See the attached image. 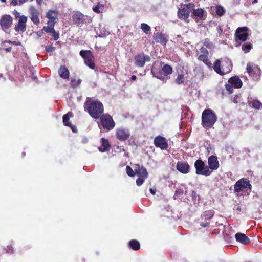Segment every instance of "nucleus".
<instances>
[{"label": "nucleus", "mask_w": 262, "mask_h": 262, "mask_svg": "<svg viewBox=\"0 0 262 262\" xmlns=\"http://www.w3.org/2000/svg\"><path fill=\"white\" fill-rule=\"evenodd\" d=\"M98 127L105 132L112 130L115 126L116 123L113 117L108 113L103 114L99 118Z\"/></svg>", "instance_id": "2"}, {"label": "nucleus", "mask_w": 262, "mask_h": 262, "mask_svg": "<svg viewBox=\"0 0 262 262\" xmlns=\"http://www.w3.org/2000/svg\"><path fill=\"white\" fill-rule=\"evenodd\" d=\"M45 0H36L37 4L39 6H41L42 4L43 3Z\"/></svg>", "instance_id": "53"}, {"label": "nucleus", "mask_w": 262, "mask_h": 262, "mask_svg": "<svg viewBox=\"0 0 262 262\" xmlns=\"http://www.w3.org/2000/svg\"><path fill=\"white\" fill-rule=\"evenodd\" d=\"M88 16L79 11L75 12L72 16L73 23L77 26L81 27L86 23Z\"/></svg>", "instance_id": "10"}, {"label": "nucleus", "mask_w": 262, "mask_h": 262, "mask_svg": "<svg viewBox=\"0 0 262 262\" xmlns=\"http://www.w3.org/2000/svg\"><path fill=\"white\" fill-rule=\"evenodd\" d=\"M79 54L84 59V63L87 66L91 69H95V58L90 50H82L80 51Z\"/></svg>", "instance_id": "7"}, {"label": "nucleus", "mask_w": 262, "mask_h": 262, "mask_svg": "<svg viewBox=\"0 0 262 262\" xmlns=\"http://www.w3.org/2000/svg\"><path fill=\"white\" fill-rule=\"evenodd\" d=\"M154 143L156 147L161 150H166L168 147V143L166 139L160 135H158L154 138Z\"/></svg>", "instance_id": "14"}, {"label": "nucleus", "mask_w": 262, "mask_h": 262, "mask_svg": "<svg viewBox=\"0 0 262 262\" xmlns=\"http://www.w3.org/2000/svg\"><path fill=\"white\" fill-rule=\"evenodd\" d=\"M13 14H14L15 17H19L20 16L19 13L17 12L16 10H14L13 12Z\"/></svg>", "instance_id": "52"}, {"label": "nucleus", "mask_w": 262, "mask_h": 262, "mask_svg": "<svg viewBox=\"0 0 262 262\" xmlns=\"http://www.w3.org/2000/svg\"><path fill=\"white\" fill-rule=\"evenodd\" d=\"M58 74L60 77L64 79H69L70 72L66 66H61L58 70Z\"/></svg>", "instance_id": "28"}, {"label": "nucleus", "mask_w": 262, "mask_h": 262, "mask_svg": "<svg viewBox=\"0 0 262 262\" xmlns=\"http://www.w3.org/2000/svg\"><path fill=\"white\" fill-rule=\"evenodd\" d=\"M225 86L226 90L228 92L229 94H231V93H233V86L232 85H231L229 83H228V84L226 83L225 85Z\"/></svg>", "instance_id": "44"}, {"label": "nucleus", "mask_w": 262, "mask_h": 262, "mask_svg": "<svg viewBox=\"0 0 262 262\" xmlns=\"http://www.w3.org/2000/svg\"><path fill=\"white\" fill-rule=\"evenodd\" d=\"M232 101L234 103L237 104L241 102V96L237 95H234L232 96Z\"/></svg>", "instance_id": "42"}, {"label": "nucleus", "mask_w": 262, "mask_h": 262, "mask_svg": "<svg viewBox=\"0 0 262 262\" xmlns=\"http://www.w3.org/2000/svg\"><path fill=\"white\" fill-rule=\"evenodd\" d=\"M134 170L135 171V174L138 177H148V172L146 169L143 166H140L139 164H135L134 166Z\"/></svg>", "instance_id": "23"}, {"label": "nucleus", "mask_w": 262, "mask_h": 262, "mask_svg": "<svg viewBox=\"0 0 262 262\" xmlns=\"http://www.w3.org/2000/svg\"><path fill=\"white\" fill-rule=\"evenodd\" d=\"M216 13L219 16H222L225 13L224 9L221 6H217L216 7Z\"/></svg>", "instance_id": "41"}, {"label": "nucleus", "mask_w": 262, "mask_h": 262, "mask_svg": "<svg viewBox=\"0 0 262 262\" xmlns=\"http://www.w3.org/2000/svg\"><path fill=\"white\" fill-rule=\"evenodd\" d=\"M208 169L212 171V172L214 170H217L220 166L217 157L213 155H212L208 158Z\"/></svg>", "instance_id": "20"}, {"label": "nucleus", "mask_w": 262, "mask_h": 262, "mask_svg": "<svg viewBox=\"0 0 262 262\" xmlns=\"http://www.w3.org/2000/svg\"><path fill=\"white\" fill-rule=\"evenodd\" d=\"M247 188L250 191L252 190V185L249 180L247 178H242L238 180L234 185V192L239 193L243 189Z\"/></svg>", "instance_id": "9"}, {"label": "nucleus", "mask_w": 262, "mask_h": 262, "mask_svg": "<svg viewBox=\"0 0 262 262\" xmlns=\"http://www.w3.org/2000/svg\"><path fill=\"white\" fill-rule=\"evenodd\" d=\"M213 68L216 73L220 75H224L231 71L232 64L228 61H224L221 64L220 60L216 59L213 63Z\"/></svg>", "instance_id": "5"}, {"label": "nucleus", "mask_w": 262, "mask_h": 262, "mask_svg": "<svg viewBox=\"0 0 262 262\" xmlns=\"http://www.w3.org/2000/svg\"><path fill=\"white\" fill-rule=\"evenodd\" d=\"M204 45L208 48H211L212 46V42L210 41L208 38L205 39Z\"/></svg>", "instance_id": "47"}, {"label": "nucleus", "mask_w": 262, "mask_h": 262, "mask_svg": "<svg viewBox=\"0 0 262 262\" xmlns=\"http://www.w3.org/2000/svg\"><path fill=\"white\" fill-rule=\"evenodd\" d=\"M200 50L202 54L198 56V59L203 62L208 68L211 69L212 67V64L208 58L209 52L208 50L204 47H201Z\"/></svg>", "instance_id": "13"}, {"label": "nucleus", "mask_w": 262, "mask_h": 262, "mask_svg": "<svg viewBox=\"0 0 262 262\" xmlns=\"http://www.w3.org/2000/svg\"><path fill=\"white\" fill-rule=\"evenodd\" d=\"M126 171L127 174L129 177H134L135 175V171L133 170V169L129 166H127L126 167Z\"/></svg>", "instance_id": "38"}, {"label": "nucleus", "mask_w": 262, "mask_h": 262, "mask_svg": "<svg viewBox=\"0 0 262 262\" xmlns=\"http://www.w3.org/2000/svg\"><path fill=\"white\" fill-rule=\"evenodd\" d=\"M151 72L154 77L161 80L163 82H166L168 79L167 76L172 73L173 69L171 66L166 64L163 66L161 70L158 71L154 68H152Z\"/></svg>", "instance_id": "4"}, {"label": "nucleus", "mask_w": 262, "mask_h": 262, "mask_svg": "<svg viewBox=\"0 0 262 262\" xmlns=\"http://www.w3.org/2000/svg\"><path fill=\"white\" fill-rule=\"evenodd\" d=\"M101 145L99 148V151L101 152H105L110 150V144L108 140L104 138H102L100 139Z\"/></svg>", "instance_id": "29"}, {"label": "nucleus", "mask_w": 262, "mask_h": 262, "mask_svg": "<svg viewBox=\"0 0 262 262\" xmlns=\"http://www.w3.org/2000/svg\"><path fill=\"white\" fill-rule=\"evenodd\" d=\"M149 191H150V193L153 195L155 194V193L156 192V188H150Z\"/></svg>", "instance_id": "54"}, {"label": "nucleus", "mask_w": 262, "mask_h": 262, "mask_svg": "<svg viewBox=\"0 0 262 262\" xmlns=\"http://www.w3.org/2000/svg\"><path fill=\"white\" fill-rule=\"evenodd\" d=\"M257 2H258L257 0H254V1H252V4H255L257 3Z\"/></svg>", "instance_id": "59"}, {"label": "nucleus", "mask_w": 262, "mask_h": 262, "mask_svg": "<svg viewBox=\"0 0 262 262\" xmlns=\"http://www.w3.org/2000/svg\"><path fill=\"white\" fill-rule=\"evenodd\" d=\"M176 168L180 172L183 174H187L190 172V166L187 162L178 161Z\"/></svg>", "instance_id": "21"}, {"label": "nucleus", "mask_w": 262, "mask_h": 262, "mask_svg": "<svg viewBox=\"0 0 262 262\" xmlns=\"http://www.w3.org/2000/svg\"><path fill=\"white\" fill-rule=\"evenodd\" d=\"M30 18L31 21L35 25H38L40 23V12L34 6H31L29 8Z\"/></svg>", "instance_id": "16"}, {"label": "nucleus", "mask_w": 262, "mask_h": 262, "mask_svg": "<svg viewBox=\"0 0 262 262\" xmlns=\"http://www.w3.org/2000/svg\"><path fill=\"white\" fill-rule=\"evenodd\" d=\"M99 8H100V6L99 5V4H97L96 6H95V7H93V10L95 12H96L97 13H99L100 12V11L99 10Z\"/></svg>", "instance_id": "48"}, {"label": "nucleus", "mask_w": 262, "mask_h": 262, "mask_svg": "<svg viewBox=\"0 0 262 262\" xmlns=\"http://www.w3.org/2000/svg\"><path fill=\"white\" fill-rule=\"evenodd\" d=\"M58 11L57 10H49L46 14V17L49 19L48 21H52L56 23L58 19Z\"/></svg>", "instance_id": "27"}, {"label": "nucleus", "mask_w": 262, "mask_h": 262, "mask_svg": "<svg viewBox=\"0 0 262 262\" xmlns=\"http://www.w3.org/2000/svg\"><path fill=\"white\" fill-rule=\"evenodd\" d=\"M236 210H237V211H239V212H240L241 211V210H242V208H241V207H237L236 208Z\"/></svg>", "instance_id": "58"}, {"label": "nucleus", "mask_w": 262, "mask_h": 262, "mask_svg": "<svg viewBox=\"0 0 262 262\" xmlns=\"http://www.w3.org/2000/svg\"><path fill=\"white\" fill-rule=\"evenodd\" d=\"M219 31H222V30L221 29V27H219Z\"/></svg>", "instance_id": "62"}, {"label": "nucleus", "mask_w": 262, "mask_h": 262, "mask_svg": "<svg viewBox=\"0 0 262 262\" xmlns=\"http://www.w3.org/2000/svg\"><path fill=\"white\" fill-rule=\"evenodd\" d=\"M235 238L237 242L244 245H247L250 243V238L245 234L240 232L235 235Z\"/></svg>", "instance_id": "25"}, {"label": "nucleus", "mask_w": 262, "mask_h": 262, "mask_svg": "<svg viewBox=\"0 0 262 262\" xmlns=\"http://www.w3.org/2000/svg\"><path fill=\"white\" fill-rule=\"evenodd\" d=\"M249 105L255 109L259 110L260 108L262 103L257 99H255L252 101H248Z\"/></svg>", "instance_id": "34"}, {"label": "nucleus", "mask_w": 262, "mask_h": 262, "mask_svg": "<svg viewBox=\"0 0 262 262\" xmlns=\"http://www.w3.org/2000/svg\"><path fill=\"white\" fill-rule=\"evenodd\" d=\"M194 167L197 174L208 176L212 173V171L208 169V166H206L201 159H198L195 162Z\"/></svg>", "instance_id": "8"}, {"label": "nucleus", "mask_w": 262, "mask_h": 262, "mask_svg": "<svg viewBox=\"0 0 262 262\" xmlns=\"http://www.w3.org/2000/svg\"><path fill=\"white\" fill-rule=\"evenodd\" d=\"M4 42H8V43H11V44H13V45H20V43L19 42H17L16 41H11L10 40H5L4 41Z\"/></svg>", "instance_id": "49"}, {"label": "nucleus", "mask_w": 262, "mask_h": 262, "mask_svg": "<svg viewBox=\"0 0 262 262\" xmlns=\"http://www.w3.org/2000/svg\"><path fill=\"white\" fill-rule=\"evenodd\" d=\"M136 79H137V77H136V75H132V77H131V79H132V80L135 81V80H136Z\"/></svg>", "instance_id": "57"}, {"label": "nucleus", "mask_w": 262, "mask_h": 262, "mask_svg": "<svg viewBox=\"0 0 262 262\" xmlns=\"http://www.w3.org/2000/svg\"><path fill=\"white\" fill-rule=\"evenodd\" d=\"M130 136V132L128 129L119 128L116 130V137L120 141H125L129 138Z\"/></svg>", "instance_id": "17"}, {"label": "nucleus", "mask_w": 262, "mask_h": 262, "mask_svg": "<svg viewBox=\"0 0 262 262\" xmlns=\"http://www.w3.org/2000/svg\"><path fill=\"white\" fill-rule=\"evenodd\" d=\"M252 48V45L251 43H245L242 45V49L245 53H248Z\"/></svg>", "instance_id": "35"}, {"label": "nucleus", "mask_w": 262, "mask_h": 262, "mask_svg": "<svg viewBox=\"0 0 262 262\" xmlns=\"http://www.w3.org/2000/svg\"><path fill=\"white\" fill-rule=\"evenodd\" d=\"M193 12L191 15L192 18L195 20L196 22H198L199 20H203L204 19V16L205 10L202 8H198L192 10Z\"/></svg>", "instance_id": "22"}, {"label": "nucleus", "mask_w": 262, "mask_h": 262, "mask_svg": "<svg viewBox=\"0 0 262 262\" xmlns=\"http://www.w3.org/2000/svg\"><path fill=\"white\" fill-rule=\"evenodd\" d=\"M151 58L148 55L138 54L134 57V64L137 67L142 68L146 62H149Z\"/></svg>", "instance_id": "12"}, {"label": "nucleus", "mask_w": 262, "mask_h": 262, "mask_svg": "<svg viewBox=\"0 0 262 262\" xmlns=\"http://www.w3.org/2000/svg\"><path fill=\"white\" fill-rule=\"evenodd\" d=\"M28 1V0H11L10 4L13 6L21 5Z\"/></svg>", "instance_id": "40"}, {"label": "nucleus", "mask_w": 262, "mask_h": 262, "mask_svg": "<svg viewBox=\"0 0 262 262\" xmlns=\"http://www.w3.org/2000/svg\"><path fill=\"white\" fill-rule=\"evenodd\" d=\"M154 39L157 43H160L163 46L166 45L168 39L162 33L157 32L154 34Z\"/></svg>", "instance_id": "26"}, {"label": "nucleus", "mask_w": 262, "mask_h": 262, "mask_svg": "<svg viewBox=\"0 0 262 262\" xmlns=\"http://www.w3.org/2000/svg\"><path fill=\"white\" fill-rule=\"evenodd\" d=\"M184 76L183 74H179L177 76V78L175 79V82L177 84H181L184 83Z\"/></svg>", "instance_id": "37"}, {"label": "nucleus", "mask_w": 262, "mask_h": 262, "mask_svg": "<svg viewBox=\"0 0 262 262\" xmlns=\"http://www.w3.org/2000/svg\"><path fill=\"white\" fill-rule=\"evenodd\" d=\"M192 195H195L196 194V192L195 191H193L192 192Z\"/></svg>", "instance_id": "60"}, {"label": "nucleus", "mask_w": 262, "mask_h": 262, "mask_svg": "<svg viewBox=\"0 0 262 262\" xmlns=\"http://www.w3.org/2000/svg\"><path fill=\"white\" fill-rule=\"evenodd\" d=\"M85 111L93 119H99L103 114L104 106L103 104L98 100H94L84 103Z\"/></svg>", "instance_id": "1"}, {"label": "nucleus", "mask_w": 262, "mask_h": 262, "mask_svg": "<svg viewBox=\"0 0 262 262\" xmlns=\"http://www.w3.org/2000/svg\"><path fill=\"white\" fill-rule=\"evenodd\" d=\"M228 83L232 85L234 88L239 89L242 88L243 82L239 77L234 76L230 77L228 81Z\"/></svg>", "instance_id": "24"}, {"label": "nucleus", "mask_w": 262, "mask_h": 262, "mask_svg": "<svg viewBox=\"0 0 262 262\" xmlns=\"http://www.w3.org/2000/svg\"><path fill=\"white\" fill-rule=\"evenodd\" d=\"M43 30L42 29L40 30L39 31H38L37 32L38 36H41V35L43 34Z\"/></svg>", "instance_id": "56"}, {"label": "nucleus", "mask_w": 262, "mask_h": 262, "mask_svg": "<svg viewBox=\"0 0 262 262\" xmlns=\"http://www.w3.org/2000/svg\"><path fill=\"white\" fill-rule=\"evenodd\" d=\"M68 126L70 127L71 128V129H72V130L73 131V132L74 133H77V128L75 126L72 125L71 123V125H68Z\"/></svg>", "instance_id": "50"}, {"label": "nucleus", "mask_w": 262, "mask_h": 262, "mask_svg": "<svg viewBox=\"0 0 262 262\" xmlns=\"http://www.w3.org/2000/svg\"><path fill=\"white\" fill-rule=\"evenodd\" d=\"M81 82V80L79 78L72 77L70 81V86L72 88H76L78 86Z\"/></svg>", "instance_id": "33"}, {"label": "nucleus", "mask_w": 262, "mask_h": 262, "mask_svg": "<svg viewBox=\"0 0 262 262\" xmlns=\"http://www.w3.org/2000/svg\"><path fill=\"white\" fill-rule=\"evenodd\" d=\"M182 194H183V192H182L181 191H180L179 190H176L175 191V193H174V196H179V195Z\"/></svg>", "instance_id": "51"}, {"label": "nucleus", "mask_w": 262, "mask_h": 262, "mask_svg": "<svg viewBox=\"0 0 262 262\" xmlns=\"http://www.w3.org/2000/svg\"><path fill=\"white\" fill-rule=\"evenodd\" d=\"M11 49H12L11 47H9L6 48L4 49V50L7 52H10L11 51Z\"/></svg>", "instance_id": "55"}, {"label": "nucleus", "mask_w": 262, "mask_h": 262, "mask_svg": "<svg viewBox=\"0 0 262 262\" xmlns=\"http://www.w3.org/2000/svg\"><path fill=\"white\" fill-rule=\"evenodd\" d=\"M46 51L47 52H52L55 49V47L52 46V45H47L46 46Z\"/></svg>", "instance_id": "46"}, {"label": "nucleus", "mask_w": 262, "mask_h": 262, "mask_svg": "<svg viewBox=\"0 0 262 262\" xmlns=\"http://www.w3.org/2000/svg\"><path fill=\"white\" fill-rule=\"evenodd\" d=\"M214 214V211L213 210H209L204 211L201 216L200 225L202 227H206L210 224V221Z\"/></svg>", "instance_id": "11"}, {"label": "nucleus", "mask_w": 262, "mask_h": 262, "mask_svg": "<svg viewBox=\"0 0 262 262\" xmlns=\"http://www.w3.org/2000/svg\"><path fill=\"white\" fill-rule=\"evenodd\" d=\"M246 69H247V72L248 73V74L252 76L253 74V68L252 66H251L250 63H248L247 64Z\"/></svg>", "instance_id": "43"}, {"label": "nucleus", "mask_w": 262, "mask_h": 262, "mask_svg": "<svg viewBox=\"0 0 262 262\" xmlns=\"http://www.w3.org/2000/svg\"><path fill=\"white\" fill-rule=\"evenodd\" d=\"M128 246L134 250L137 251L140 249V243L136 239H132L128 242Z\"/></svg>", "instance_id": "31"}, {"label": "nucleus", "mask_w": 262, "mask_h": 262, "mask_svg": "<svg viewBox=\"0 0 262 262\" xmlns=\"http://www.w3.org/2000/svg\"><path fill=\"white\" fill-rule=\"evenodd\" d=\"M195 5L193 3H188L187 4H182L178 11V17L181 20L189 23L188 18L190 12L195 8Z\"/></svg>", "instance_id": "6"}, {"label": "nucleus", "mask_w": 262, "mask_h": 262, "mask_svg": "<svg viewBox=\"0 0 262 262\" xmlns=\"http://www.w3.org/2000/svg\"><path fill=\"white\" fill-rule=\"evenodd\" d=\"M28 18L25 15H21L18 19V24L15 25L14 29L16 32H24L26 30V23Z\"/></svg>", "instance_id": "18"}, {"label": "nucleus", "mask_w": 262, "mask_h": 262, "mask_svg": "<svg viewBox=\"0 0 262 262\" xmlns=\"http://www.w3.org/2000/svg\"><path fill=\"white\" fill-rule=\"evenodd\" d=\"M13 18L10 15H4L0 19V25L3 30L8 29L12 24Z\"/></svg>", "instance_id": "19"}, {"label": "nucleus", "mask_w": 262, "mask_h": 262, "mask_svg": "<svg viewBox=\"0 0 262 262\" xmlns=\"http://www.w3.org/2000/svg\"><path fill=\"white\" fill-rule=\"evenodd\" d=\"M248 28L246 27H238L235 31V36L241 41H245L248 39L249 34L247 33Z\"/></svg>", "instance_id": "15"}, {"label": "nucleus", "mask_w": 262, "mask_h": 262, "mask_svg": "<svg viewBox=\"0 0 262 262\" xmlns=\"http://www.w3.org/2000/svg\"><path fill=\"white\" fill-rule=\"evenodd\" d=\"M3 3H5L6 2V0H0Z\"/></svg>", "instance_id": "61"}, {"label": "nucleus", "mask_w": 262, "mask_h": 262, "mask_svg": "<svg viewBox=\"0 0 262 262\" xmlns=\"http://www.w3.org/2000/svg\"><path fill=\"white\" fill-rule=\"evenodd\" d=\"M47 24L48 26H44L42 28V30L46 33H51L52 32L54 31V28L55 25V22L52 23V21H48Z\"/></svg>", "instance_id": "30"}, {"label": "nucleus", "mask_w": 262, "mask_h": 262, "mask_svg": "<svg viewBox=\"0 0 262 262\" xmlns=\"http://www.w3.org/2000/svg\"><path fill=\"white\" fill-rule=\"evenodd\" d=\"M148 177H139V178L136 180V184L138 186H141L143 183L144 182L145 179L147 178Z\"/></svg>", "instance_id": "39"}, {"label": "nucleus", "mask_w": 262, "mask_h": 262, "mask_svg": "<svg viewBox=\"0 0 262 262\" xmlns=\"http://www.w3.org/2000/svg\"><path fill=\"white\" fill-rule=\"evenodd\" d=\"M141 29L146 34H148V33L151 30L150 27L148 24L145 23H142L141 24Z\"/></svg>", "instance_id": "36"}, {"label": "nucleus", "mask_w": 262, "mask_h": 262, "mask_svg": "<svg viewBox=\"0 0 262 262\" xmlns=\"http://www.w3.org/2000/svg\"><path fill=\"white\" fill-rule=\"evenodd\" d=\"M52 34V37L54 40H57L59 38V34L58 32H56L54 29V31L51 33Z\"/></svg>", "instance_id": "45"}, {"label": "nucleus", "mask_w": 262, "mask_h": 262, "mask_svg": "<svg viewBox=\"0 0 262 262\" xmlns=\"http://www.w3.org/2000/svg\"><path fill=\"white\" fill-rule=\"evenodd\" d=\"M217 120V116L211 109H205L202 114V125L206 128H211Z\"/></svg>", "instance_id": "3"}, {"label": "nucleus", "mask_w": 262, "mask_h": 262, "mask_svg": "<svg viewBox=\"0 0 262 262\" xmlns=\"http://www.w3.org/2000/svg\"><path fill=\"white\" fill-rule=\"evenodd\" d=\"M72 117H73V113L71 112H69L63 116V123L65 126H68V125H71V123L69 120L70 118Z\"/></svg>", "instance_id": "32"}]
</instances>
